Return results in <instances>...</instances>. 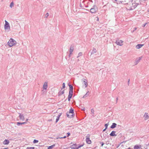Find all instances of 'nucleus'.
<instances>
[{
    "instance_id": "obj_1",
    "label": "nucleus",
    "mask_w": 149,
    "mask_h": 149,
    "mask_svg": "<svg viewBox=\"0 0 149 149\" xmlns=\"http://www.w3.org/2000/svg\"><path fill=\"white\" fill-rule=\"evenodd\" d=\"M66 116L69 118H72L74 116V110L72 107L70 109L69 111L67 112L66 113Z\"/></svg>"
},
{
    "instance_id": "obj_2",
    "label": "nucleus",
    "mask_w": 149,
    "mask_h": 149,
    "mask_svg": "<svg viewBox=\"0 0 149 149\" xmlns=\"http://www.w3.org/2000/svg\"><path fill=\"white\" fill-rule=\"evenodd\" d=\"M17 42L15 40L11 38L8 42L7 44L10 47H11L16 44Z\"/></svg>"
},
{
    "instance_id": "obj_3",
    "label": "nucleus",
    "mask_w": 149,
    "mask_h": 149,
    "mask_svg": "<svg viewBox=\"0 0 149 149\" xmlns=\"http://www.w3.org/2000/svg\"><path fill=\"white\" fill-rule=\"evenodd\" d=\"M4 28L5 30H8V31H9L10 29L9 24L6 20H5V24L4 25Z\"/></svg>"
},
{
    "instance_id": "obj_4",
    "label": "nucleus",
    "mask_w": 149,
    "mask_h": 149,
    "mask_svg": "<svg viewBox=\"0 0 149 149\" xmlns=\"http://www.w3.org/2000/svg\"><path fill=\"white\" fill-rule=\"evenodd\" d=\"M98 10L97 7L95 5H94L90 10V12L92 13H95Z\"/></svg>"
},
{
    "instance_id": "obj_5",
    "label": "nucleus",
    "mask_w": 149,
    "mask_h": 149,
    "mask_svg": "<svg viewBox=\"0 0 149 149\" xmlns=\"http://www.w3.org/2000/svg\"><path fill=\"white\" fill-rule=\"evenodd\" d=\"M82 82L84 83L85 86L84 88L86 87L88 85L87 80L83 78L82 79Z\"/></svg>"
},
{
    "instance_id": "obj_6",
    "label": "nucleus",
    "mask_w": 149,
    "mask_h": 149,
    "mask_svg": "<svg viewBox=\"0 0 149 149\" xmlns=\"http://www.w3.org/2000/svg\"><path fill=\"white\" fill-rule=\"evenodd\" d=\"M123 42V41L122 40H116V43L117 45L121 46L123 44L122 43Z\"/></svg>"
},
{
    "instance_id": "obj_7",
    "label": "nucleus",
    "mask_w": 149,
    "mask_h": 149,
    "mask_svg": "<svg viewBox=\"0 0 149 149\" xmlns=\"http://www.w3.org/2000/svg\"><path fill=\"white\" fill-rule=\"evenodd\" d=\"M73 94V92H69V95L68 96V101L70 100V99L72 98Z\"/></svg>"
},
{
    "instance_id": "obj_8",
    "label": "nucleus",
    "mask_w": 149,
    "mask_h": 149,
    "mask_svg": "<svg viewBox=\"0 0 149 149\" xmlns=\"http://www.w3.org/2000/svg\"><path fill=\"white\" fill-rule=\"evenodd\" d=\"M72 149H77V145L76 143H74L72 145H71L70 146Z\"/></svg>"
},
{
    "instance_id": "obj_9",
    "label": "nucleus",
    "mask_w": 149,
    "mask_h": 149,
    "mask_svg": "<svg viewBox=\"0 0 149 149\" xmlns=\"http://www.w3.org/2000/svg\"><path fill=\"white\" fill-rule=\"evenodd\" d=\"M19 117L20 119L22 120H24V118L23 114L19 113Z\"/></svg>"
},
{
    "instance_id": "obj_10",
    "label": "nucleus",
    "mask_w": 149,
    "mask_h": 149,
    "mask_svg": "<svg viewBox=\"0 0 149 149\" xmlns=\"http://www.w3.org/2000/svg\"><path fill=\"white\" fill-rule=\"evenodd\" d=\"M68 85L69 87V91L71 92H73V86L70 83L68 84Z\"/></svg>"
},
{
    "instance_id": "obj_11",
    "label": "nucleus",
    "mask_w": 149,
    "mask_h": 149,
    "mask_svg": "<svg viewBox=\"0 0 149 149\" xmlns=\"http://www.w3.org/2000/svg\"><path fill=\"white\" fill-rule=\"evenodd\" d=\"M116 132L115 131H113L109 135L111 136H117V135L115 134Z\"/></svg>"
},
{
    "instance_id": "obj_12",
    "label": "nucleus",
    "mask_w": 149,
    "mask_h": 149,
    "mask_svg": "<svg viewBox=\"0 0 149 149\" xmlns=\"http://www.w3.org/2000/svg\"><path fill=\"white\" fill-rule=\"evenodd\" d=\"M9 143V141L8 139H5L3 142V143L4 145H8Z\"/></svg>"
},
{
    "instance_id": "obj_13",
    "label": "nucleus",
    "mask_w": 149,
    "mask_h": 149,
    "mask_svg": "<svg viewBox=\"0 0 149 149\" xmlns=\"http://www.w3.org/2000/svg\"><path fill=\"white\" fill-rule=\"evenodd\" d=\"M144 45V44H138L136 46V47L137 49H139L141 48Z\"/></svg>"
},
{
    "instance_id": "obj_14",
    "label": "nucleus",
    "mask_w": 149,
    "mask_h": 149,
    "mask_svg": "<svg viewBox=\"0 0 149 149\" xmlns=\"http://www.w3.org/2000/svg\"><path fill=\"white\" fill-rule=\"evenodd\" d=\"M74 49V46L71 45L70 46V49L69 50V52H70V54H72V53L73 52Z\"/></svg>"
},
{
    "instance_id": "obj_15",
    "label": "nucleus",
    "mask_w": 149,
    "mask_h": 149,
    "mask_svg": "<svg viewBox=\"0 0 149 149\" xmlns=\"http://www.w3.org/2000/svg\"><path fill=\"white\" fill-rule=\"evenodd\" d=\"M86 143L88 144H91V141L90 140V139L89 138H87L86 139Z\"/></svg>"
},
{
    "instance_id": "obj_16",
    "label": "nucleus",
    "mask_w": 149,
    "mask_h": 149,
    "mask_svg": "<svg viewBox=\"0 0 149 149\" xmlns=\"http://www.w3.org/2000/svg\"><path fill=\"white\" fill-rule=\"evenodd\" d=\"M64 90H63L61 92V91H60L58 93V96H61L62 94H63L64 93Z\"/></svg>"
},
{
    "instance_id": "obj_17",
    "label": "nucleus",
    "mask_w": 149,
    "mask_h": 149,
    "mask_svg": "<svg viewBox=\"0 0 149 149\" xmlns=\"http://www.w3.org/2000/svg\"><path fill=\"white\" fill-rule=\"evenodd\" d=\"M117 124L115 123H112V125L110 126V127L111 129H113L116 127L117 126Z\"/></svg>"
},
{
    "instance_id": "obj_18",
    "label": "nucleus",
    "mask_w": 149,
    "mask_h": 149,
    "mask_svg": "<svg viewBox=\"0 0 149 149\" xmlns=\"http://www.w3.org/2000/svg\"><path fill=\"white\" fill-rule=\"evenodd\" d=\"M141 147V145H135L134 147V149H139Z\"/></svg>"
},
{
    "instance_id": "obj_19",
    "label": "nucleus",
    "mask_w": 149,
    "mask_h": 149,
    "mask_svg": "<svg viewBox=\"0 0 149 149\" xmlns=\"http://www.w3.org/2000/svg\"><path fill=\"white\" fill-rule=\"evenodd\" d=\"M47 87V83L46 82H45L43 86V88L44 89L46 90Z\"/></svg>"
},
{
    "instance_id": "obj_20",
    "label": "nucleus",
    "mask_w": 149,
    "mask_h": 149,
    "mask_svg": "<svg viewBox=\"0 0 149 149\" xmlns=\"http://www.w3.org/2000/svg\"><path fill=\"white\" fill-rule=\"evenodd\" d=\"M144 117L145 120H146L148 119L149 118V116H148V113H145Z\"/></svg>"
},
{
    "instance_id": "obj_21",
    "label": "nucleus",
    "mask_w": 149,
    "mask_h": 149,
    "mask_svg": "<svg viewBox=\"0 0 149 149\" xmlns=\"http://www.w3.org/2000/svg\"><path fill=\"white\" fill-rule=\"evenodd\" d=\"M96 52H97V50H96V49L95 48L93 47V48L92 51V52L91 53V55L92 54H93L96 53Z\"/></svg>"
},
{
    "instance_id": "obj_22",
    "label": "nucleus",
    "mask_w": 149,
    "mask_h": 149,
    "mask_svg": "<svg viewBox=\"0 0 149 149\" xmlns=\"http://www.w3.org/2000/svg\"><path fill=\"white\" fill-rule=\"evenodd\" d=\"M26 122H22V123L18 122L17 123V125L18 126H19L20 125L24 124H26Z\"/></svg>"
},
{
    "instance_id": "obj_23",
    "label": "nucleus",
    "mask_w": 149,
    "mask_h": 149,
    "mask_svg": "<svg viewBox=\"0 0 149 149\" xmlns=\"http://www.w3.org/2000/svg\"><path fill=\"white\" fill-rule=\"evenodd\" d=\"M89 95V92L88 91L83 96V98H85L86 97H87Z\"/></svg>"
},
{
    "instance_id": "obj_24",
    "label": "nucleus",
    "mask_w": 149,
    "mask_h": 149,
    "mask_svg": "<svg viewBox=\"0 0 149 149\" xmlns=\"http://www.w3.org/2000/svg\"><path fill=\"white\" fill-rule=\"evenodd\" d=\"M141 59V57H139L138 58H137L136 60V63L135 65L137 64L139 62L140 60Z\"/></svg>"
},
{
    "instance_id": "obj_25",
    "label": "nucleus",
    "mask_w": 149,
    "mask_h": 149,
    "mask_svg": "<svg viewBox=\"0 0 149 149\" xmlns=\"http://www.w3.org/2000/svg\"><path fill=\"white\" fill-rule=\"evenodd\" d=\"M55 146L54 144L52 145H51V146H49L48 147V149H52Z\"/></svg>"
},
{
    "instance_id": "obj_26",
    "label": "nucleus",
    "mask_w": 149,
    "mask_h": 149,
    "mask_svg": "<svg viewBox=\"0 0 149 149\" xmlns=\"http://www.w3.org/2000/svg\"><path fill=\"white\" fill-rule=\"evenodd\" d=\"M63 86L61 88V91L65 88V84L64 83H63Z\"/></svg>"
},
{
    "instance_id": "obj_27",
    "label": "nucleus",
    "mask_w": 149,
    "mask_h": 149,
    "mask_svg": "<svg viewBox=\"0 0 149 149\" xmlns=\"http://www.w3.org/2000/svg\"><path fill=\"white\" fill-rule=\"evenodd\" d=\"M84 144L83 143L82 144L79 145L78 146H77V149H78L79 148L82 147L84 146Z\"/></svg>"
},
{
    "instance_id": "obj_28",
    "label": "nucleus",
    "mask_w": 149,
    "mask_h": 149,
    "mask_svg": "<svg viewBox=\"0 0 149 149\" xmlns=\"http://www.w3.org/2000/svg\"><path fill=\"white\" fill-rule=\"evenodd\" d=\"M38 141L36 139H34L33 142L34 143H38Z\"/></svg>"
},
{
    "instance_id": "obj_29",
    "label": "nucleus",
    "mask_w": 149,
    "mask_h": 149,
    "mask_svg": "<svg viewBox=\"0 0 149 149\" xmlns=\"http://www.w3.org/2000/svg\"><path fill=\"white\" fill-rule=\"evenodd\" d=\"M13 5H14V3L13 2H12L11 3L10 5V8H12V6H13Z\"/></svg>"
},
{
    "instance_id": "obj_30",
    "label": "nucleus",
    "mask_w": 149,
    "mask_h": 149,
    "mask_svg": "<svg viewBox=\"0 0 149 149\" xmlns=\"http://www.w3.org/2000/svg\"><path fill=\"white\" fill-rule=\"evenodd\" d=\"M82 55V52H79L78 55V56L77 57V58L79 57V56H81Z\"/></svg>"
},
{
    "instance_id": "obj_31",
    "label": "nucleus",
    "mask_w": 149,
    "mask_h": 149,
    "mask_svg": "<svg viewBox=\"0 0 149 149\" xmlns=\"http://www.w3.org/2000/svg\"><path fill=\"white\" fill-rule=\"evenodd\" d=\"M34 147H27L26 149H34Z\"/></svg>"
},
{
    "instance_id": "obj_32",
    "label": "nucleus",
    "mask_w": 149,
    "mask_h": 149,
    "mask_svg": "<svg viewBox=\"0 0 149 149\" xmlns=\"http://www.w3.org/2000/svg\"><path fill=\"white\" fill-rule=\"evenodd\" d=\"M138 5H139V3H135V5H134L133 6V7L134 8H136Z\"/></svg>"
},
{
    "instance_id": "obj_33",
    "label": "nucleus",
    "mask_w": 149,
    "mask_h": 149,
    "mask_svg": "<svg viewBox=\"0 0 149 149\" xmlns=\"http://www.w3.org/2000/svg\"><path fill=\"white\" fill-rule=\"evenodd\" d=\"M109 123H107V124H105L104 125V126L105 127V128H106V129H107V127H108V126L109 125V124H108Z\"/></svg>"
},
{
    "instance_id": "obj_34",
    "label": "nucleus",
    "mask_w": 149,
    "mask_h": 149,
    "mask_svg": "<svg viewBox=\"0 0 149 149\" xmlns=\"http://www.w3.org/2000/svg\"><path fill=\"white\" fill-rule=\"evenodd\" d=\"M59 118L57 117L56 119V123H57L58 122V121L59 120Z\"/></svg>"
},
{
    "instance_id": "obj_35",
    "label": "nucleus",
    "mask_w": 149,
    "mask_h": 149,
    "mask_svg": "<svg viewBox=\"0 0 149 149\" xmlns=\"http://www.w3.org/2000/svg\"><path fill=\"white\" fill-rule=\"evenodd\" d=\"M45 15V17L46 18H47L48 17V16H49V14H48V13H47Z\"/></svg>"
},
{
    "instance_id": "obj_36",
    "label": "nucleus",
    "mask_w": 149,
    "mask_h": 149,
    "mask_svg": "<svg viewBox=\"0 0 149 149\" xmlns=\"http://www.w3.org/2000/svg\"><path fill=\"white\" fill-rule=\"evenodd\" d=\"M100 143L101 144V146L102 147V146H103V145H104V143H103V142H100Z\"/></svg>"
},
{
    "instance_id": "obj_37",
    "label": "nucleus",
    "mask_w": 149,
    "mask_h": 149,
    "mask_svg": "<svg viewBox=\"0 0 149 149\" xmlns=\"http://www.w3.org/2000/svg\"><path fill=\"white\" fill-rule=\"evenodd\" d=\"M70 133H69V132H68L67 133V137H68L69 136H70Z\"/></svg>"
},
{
    "instance_id": "obj_38",
    "label": "nucleus",
    "mask_w": 149,
    "mask_h": 149,
    "mask_svg": "<svg viewBox=\"0 0 149 149\" xmlns=\"http://www.w3.org/2000/svg\"><path fill=\"white\" fill-rule=\"evenodd\" d=\"M94 111L93 109H91V112L93 114H94Z\"/></svg>"
},
{
    "instance_id": "obj_39",
    "label": "nucleus",
    "mask_w": 149,
    "mask_h": 149,
    "mask_svg": "<svg viewBox=\"0 0 149 149\" xmlns=\"http://www.w3.org/2000/svg\"><path fill=\"white\" fill-rule=\"evenodd\" d=\"M61 115V113L59 114L58 115V116H57V117L58 118H59L60 117V116Z\"/></svg>"
},
{
    "instance_id": "obj_40",
    "label": "nucleus",
    "mask_w": 149,
    "mask_h": 149,
    "mask_svg": "<svg viewBox=\"0 0 149 149\" xmlns=\"http://www.w3.org/2000/svg\"><path fill=\"white\" fill-rule=\"evenodd\" d=\"M66 137H67V136H64L63 137H60L59 138H60V139H64V138H66Z\"/></svg>"
},
{
    "instance_id": "obj_41",
    "label": "nucleus",
    "mask_w": 149,
    "mask_h": 149,
    "mask_svg": "<svg viewBox=\"0 0 149 149\" xmlns=\"http://www.w3.org/2000/svg\"><path fill=\"white\" fill-rule=\"evenodd\" d=\"M146 24H147L146 23H145L144 24L143 26L145 27V26L146 25Z\"/></svg>"
},
{
    "instance_id": "obj_42",
    "label": "nucleus",
    "mask_w": 149,
    "mask_h": 149,
    "mask_svg": "<svg viewBox=\"0 0 149 149\" xmlns=\"http://www.w3.org/2000/svg\"><path fill=\"white\" fill-rule=\"evenodd\" d=\"M85 108H83V107H82V108H81V109L82 110H84Z\"/></svg>"
},
{
    "instance_id": "obj_43",
    "label": "nucleus",
    "mask_w": 149,
    "mask_h": 149,
    "mask_svg": "<svg viewBox=\"0 0 149 149\" xmlns=\"http://www.w3.org/2000/svg\"><path fill=\"white\" fill-rule=\"evenodd\" d=\"M72 54H70V52L69 54L68 55V57L69 58H70L71 56V55Z\"/></svg>"
},
{
    "instance_id": "obj_44",
    "label": "nucleus",
    "mask_w": 149,
    "mask_h": 149,
    "mask_svg": "<svg viewBox=\"0 0 149 149\" xmlns=\"http://www.w3.org/2000/svg\"><path fill=\"white\" fill-rule=\"evenodd\" d=\"M107 129H106V128H105L103 130L102 132H104L105 131V130H106Z\"/></svg>"
},
{
    "instance_id": "obj_45",
    "label": "nucleus",
    "mask_w": 149,
    "mask_h": 149,
    "mask_svg": "<svg viewBox=\"0 0 149 149\" xmlns=\"http://www.w3.org/2000/svg\"><path fill=\"white\" fill-rule=\"evenodd\" d=\"M118 97H117L116 98V103L117 102V101H118Z\"/></svg>"
},
{
    "instance_id": "obj_46",
    "label": "nucleus",
    "mask_w": 149,
    "mask_h": 149,
    "mask_svg": "<svg viewBox=\"0 0 149 149\" xmlns=\"http://www.w3.org/2000/svg\"><path fill=\"white\" fill-rule=\"evenodd\" d=\"M126 141H123L122 142H121L120 143H125V142Z\"/></svg>"
},
{
    "instance_id": "obj_47",
    "label": "nucleus",
    "mask_w": 149,
    "mask_h": 149,
    "mask_svg": "<svg viewBox=\"0 0 149 149\" xmlns=\"http://www.w3.org/2000/svg\"><path fill=\"white\" fill-rule=\"evenodd\" d=\"M129 82H130V79H129L128 80V85L129 84Z\"/></svg>"
},
{
    "instance_id": "obj_48",
    "label": "nucleus",
    "mask_w": 149,
    "mask_h": 149,
    "mask_svg": "<svg viewBox=\"0 0 149 149\" xmlns=\"http://www.w3.org/2000/svg\"><path fill=\"white\" fill-rule=\"evenodd\" d=\"M96 17L97 18V21H98L99 20V18H98V17Z\"/></svg>"
},
{
    "instance_id": "obj_49",
    "label": "nucleus",
    "mask_w": 149,
    "mask_h": 149,
    "mask_svg": "<svg viewBox=\"0 0 149 149\" xmlns=\"http://www.w3.org/2000/svg\"><path fill=\"white\" fill-rule=\"evenodd\" d=\"M8 148H3V149H7Z\"/></svg>"
},
{
    "instance_id": "obj_50",
    "label": "nucleus",
    "mask_w": 149,
    "mask_h": 149,
    "mask_svg": "<svg viewBox=\"0 0 149 149\" xmlns=\"http://www.w3.org/2000/svg\"><path fill=\"white\" fill-rule=\"evenodd\" d=\"M80 6L81 7H82V6H81V3H80Z\"/></svg>"
},
{
    "instance_id": "obj_51",
    "label": "nucleus",
    "mask_w": 149,
    "mask_h": 149,
    "mask_svg": "<svg viewBox=\"0 0 149 149\" xmlns=\"http://www.w3.org/2000/svg\"><path fill=\"white\" fill-rule=\"evenodd\" d=\"M127 149H131V148H127Z\"/></svg>"
},
{
    "instance_id": "obj_52",
    "label": "nucleus",
    "mask_w": 149,
    "mask_h": 149,
    "mask_svg": "<svg viewBox=\"0 0 149 149\" xmlns=\"http://www.w3.org/2000/svg\"><path fill=\"white\" fill-rule=\"evenodd\" d=\"M28 120V119H26V121H27Z\"/></svg>"
},
{
    "instance_id": "obj_53",
    "label": "nucleus",
    "mask_w": 149,
    "mask_h": 149,
    "mask_svg": "<svg viewBox=\"0 0 149 149\" xmlns=\"http://www.w3.org/2000/svg\"><path fill=\"white\" fill-rule=\"evenodd\" d=\"M136 29H137V28H135V30H136Z\"/></svg>"
},
{
    "instance_id": "obj_54",
    "label": "nucleus",
    "mask_w": 149,
    "mask_h": 149,
    "mask_svg": "<svg viewBox=\"0 0 149 149\" xmlns=\"http://www.w3.org/2000/svg\"><path fill=\"white\" fill-rule=\"evenodd\" d=\"M62 149H68V148H63Z\"/></svg>"
},
{
    "instance_id": "obj_55",
    "label": "nucleus",
    "mask_w": 149,
    "mask_h": 149,
    "mask_svg": "<svg viewBox=\"0 0 149 149\" xmlns=\"http://www.w3.org/2000/svg\"><path fill=\"white\" fill-rule=\"evenodd\" d=\"M118 126H119V127H120V125H118Z\"/></svg>"
},
{
    "instance_id": "obj_56",
    "label": "nucleus",
    "mask_w": 149,
    "mask_h": 149,
    "mask_svg": "<svg viewBox=\"0 0 149 149\" xmlns=\"http://www.w3.org/2000/svg\"><path fill=\"white\" fill-rule=\"evenodd\" d=\"M77 61H79V59H78V60H77Z\"/></svg>"
},
{
    "instance_id": "obj_57",
    "label": "nucleus",
    "mask_w": 149,
    "mask_h": 149,
    "mask_svg": "<svg viewBox=\"0 0 149 149\" xmlns=\"http://www.w3.org/2000/svg\"><path fill=\"white\" fill-rule=\"evenodd\" d=\"M143 149V148H141V149Z\"/></svg>"
},
{
    "instance_id": "obj_58",
    "label": "nucleus",
    "mask_w": 149,
    "mask_h": 149,
    "mask_svg": "<svg viewBox=\"0 0 149 149\" xmlns=\"http://www.w3.org/2000/svg\"><path fill=\"white\" fill-rule=\"evenodd\" d=\"M66 100H67V99H66V100H65V101H66Z\"/></svg>"
}]
</instances>
